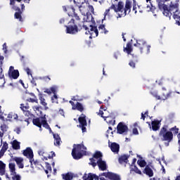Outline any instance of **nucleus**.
Wrapping results in <instances>:
<instances>
[{
    "mask_svg": "<svg viewBox=\"0 0 180 180\" xmlns=\"http://www.w3.org/2000/svg\"><path fill=\"white\" fill-rule=\"evenodd\" d=\"M159 8L160 11H162V13L167 18H169L171 19V12L173 13V18L176 20V25L180 26V11H179V4L178 1H172L169 8H168V6L164 4V1H160L158 4Z\"/></svg>",
    "mask_w": 180,
    "mask_h": 180,
    "instance_id": "obj_1",
    "label": "nucleus"
},
{
    "mask_svg": "<svg viewBox=\"0 0 180 180\" xmlns=\"http://www.w3.org/2000/svg\"><path fill=\"white\" fill-rule=\"evenodd\" d=\"M33 110H34L35 113H37V116L39 117L34 118L32 120V123L34 126L39 127L40 131H41V126L45 127V129H48L50 132H51V128L47 123V119L46 118V115L43 117V112H41V106H34Z\"/></svg>",
    "mask_w": 180,
    "mask_h": 180,
    "instance_id": "obj_2",
    "label": "nucleus"
},
{
    "mask_svg": "<svg viewBox=\"0 0 180 180\" xmlns=\"http://www.w3.org/2000/svg\"><path fill=\"white\" fill-rule=\"evenodd\" d=\"M178 128L172 127L170 129V131H168V127L167 126H164L160 129V137H161L162 141H167L165 143V146H166V147L169 146V143H171V141L174 139V134L172 131H174L176 134L178 133Z\"/></svg>",
    "mask_w": 180,
    "mask_h": 180,
    "instance_id": "obj_3",
    "label": "nucleus"
},
{
    "mask_svg": "<svg viewBox=\"0 0 180 180\" xmlns=\"http://www.w3.org/2000/svg\"><path fill=\"white\" fill-rule=\"evenodd\" d=\"M110 9H113L115 12H124L122 15L126 16L127 13H130L131 11V0H126L125 8L123 1H119L117 5L112 4Z\"/></svg>",
    "mask_w": 180,
    "mask_h": 180,
    "instance_id": "obj_4",
    "label": "nucleus"
},
{
    "mask_svg": "<svg viewBox=\"0 0 180 180\" xmlns=\"http://www.w3.org/2000/svg\"><path fill=\"white\" fill-rule=\"evenodd\" d=\"M74 3L79 7L82 15H83V22H90L92 15H88V3L85 0H74Z\"/></svg>",
    "mask_w": 180,
    "mask_h": 180,
    "instance_id": "obj_5",
    "label": "nucleus"
},
{
    "mask_svg": "<svg viewBox=\"0 0 180 180\" xmlns=\"http://www.w3.org/2000/svg\"><path fill=\"white\" fill-rule=\"evenodd\" d=\"M68 24L69 25L66 26V33L69 34L78 33V26H77V25H79V17L78 15L75 13Z\"/></svg>",
    "mask_w": 180,
    "mask_h": 180,
    "instance_id": "obj_6",
    "label": "nucleus"
},
{
    "mask_svg": "<svg viewBox=\"0 0 180 180\" xmlns=\"http://www.w3.org/2000/svg\"><path fill=\"white\" fill-rule=\"evenodd\" d=\"M98 115V116H101L105 122H106V123L109 124V126H115V124H116V120H115V117L110 115L109 111L103 108V107H101Z\"/></svg>",
    "mask_w": 180,
    "mask_h": 180,
    "instance_id": "obj_7",
    "label": "nucleus"
},
{
    "mask_svg": "<svg viewBox=\"0 0 180 180\" xmlns=\"http://www.w3.org/2000/svg\"><path fill=\"white\" fill-rule=\"evenodd\" d=\"M72 155L75 160H79L82 155H86V147L84 145H74Z\"/></svg>",
    "mask_w": 180,
    "mask_h": 180,
    "instance_id": "obj_8",
    "label": "nucleus"
},
{
    "mask_svg": "<svg viewBox=\"0 0 180 180\" xmlns=\"http://www.w3.org/2000/svg\"><path fill=\"white\" fill-rule=\"evenodd\" d=\"M134 46L138 47L141 53H145V54H148L150 53V49H151V46L147 44L146 41L143 39L137 40L136 44H134Z\"/></svg>",
    "mask_w": 180,
    "mask_h": 180,
    "instance_id": "obj_9",
    "label": "nucleus"
},
{
    "mask_svg": "<svg viewBox=\"0 0 180 180\" xmlns=\"http://www.w3.org/2000/svg\"><path fill=\"white\" fill-rule=\"evenodd\" d=\"M83 28L84 29L85 34H89V39H94L95 37H98V34L99 32H98V28L96 27H94L92 25H89L87 27L86 25H84Z\"/></svg>",
    "mask_w": 180,
    "mask_h": 180,
    "instance_id": "obj_10",
    "label": "nucleus"
},
{
    "mask_svg": "<svg viewBox=\"0 0 180 180\" xmlns=\"http://www.w3.org/2000/svg\"><path fill=\"white\" fill-rule=\"evenodd\" d=\"M94 158H96L97 160V165L101 171H105L107 166H106V162L102 160V153L98 151L96 152V153L94 155Z\"/></svg>",
    "mask_w": 180,
    "mask_h": 180,
    "instance_id": "obj_11",
    "label": "nucleus"
},
{
    "mask_svg": "<svg viewBox=\"0 0 180 180\" xmlns=\"http://www.w3.org/2000/svg\"><path fill=\"white\" fill-rule=\"evenodd\" d=\"M23 155H25V157H27V158H29L30 162L32 165H33V164H36V162H34V160H33L34 155L32 148H27L23 152Z\"/></svg>",
    "mask_w": 180,
    "mask_h": 180,
    "instance_id": "obj_12",
    "label": "nucleus"
},
{
    "mask_svg": "<svg viewBox=\"0 0 180 180\" xmlns=\"http://www.w3.org/2000/svg\"><path fill=\"white\" fill-rule=\"evenodd\" d=\"M86 117L85 115L82 114L79 117V122L80 124L79 125V127H81L82 132L85 133L86 131V119H85Z\"/></svg>",
    "mask_w": 180,
    "mask_h": 180,
    "instance_id": "obj_13",
    "label": "nucleus"
},
{
    "mask_svg": "<svg viewBox=\"0 0 180 180\" xmlns=\"http://www.w3.org/2000/svg\"><path fill=\"white\" fill-rule=\"evenodd\" d=\"M128 130L129 128L122 122L119 123L117 127V133L118 134H124V133H127Z\"/></svg>",
    "mask_w": 180,
    "mask_h": 180,
    "instance_id": "obj_14",
    "label": "nucleus"
},
{
    "mask_svg": "<svg viewBox=\"0 0 180 180\" xmlns=\"http://www.w3.org/2000/svg\"><path fill=\"white\" fill-rule=\"evenodd\" d=\"M8 75L13 79H18L19 78V70H14L13 66H11L8 70Z\"/></svg>",
    "mask_w": 180,
    "mask_h": 180,
    "instance_id": "obj_15",
    "label": "nucleus"
},
{
    "mask_svg": "<svg viewBox=\"0 0 180 180\" xmlns=\"http://www.w3.org/2000/svg\"><path fill=\"white\" fill-rule=\"evenodd\" d=\"M70 103L72 105V110H79V112L84 111V106L79 102L76 101L75 103H74L73 101H70Z\"/></svg>",
    "mask_w": 180,
    "mask_h": 180,
    "instance_id": "obj_16",
    "label": "nucleus"
},
{
    "mask_svg": "<svg viewBox=\"0 0 180 180\" xmlns=\"http://www.w3.org/2000/svg\"><path fill=\"white\" fill-rule=\"evenodd\" d=\"M83 179L84 180H94V179L99 180V177L96 174H92L91 173H89L88 175L85 174L83 176Z\"/></svg>",
    "mask_w": 180,
    "mask_h": 180,
    "instance_id": "obj_17",
    "label": "nucleus"
},
{
    "mask_svg": "<svg viewBox=\"0 0 180 180\" xmlns=\"http://www.w3.org/2000/svg\"><path fill=\"white\" fill-rule=\"evenodd\" d=\"M109 147L110 148L112 153H119V149L120 148L119 144L116 143H112L110 144V143H109Z\"/></svg>",
    "mask_w": 180,
    "mask_h": 180,
    "instance_id": "obj_18",
    "label": "nucleus"
},
{
    "mask_svg": "<svg viewBox=\"0 0 180 180\" xmlns=\"http://www.w3.org/2000/svg\"><path fill=\"white\" fill-rule=\"evenodd\" d=\"M153 95L158 100L162 99V101H165V99H168V97L170 96L171 92H169L167 94H163V96H162L161 97L160 96L157 95V93H155V92L153 93Z\"/></svg>",
    "mask_w": 180,
    "mask_h": 180,
    "instance_id": "obj_19",
    "label": "nucleus"
},
{
    "mask_svg": "<svg viewBox=\"0 0 180 180\" xmlns=\"http://www.w3.org/2000/svg\"><path fill=\"white\" fill-rule=\"evenodd\" d=\"M58 89V87H57V86H53L50 89H46L44 90V93L48 94L49 95H50L51 94H56Z\"/></svg>",
    "mask_w": 180,
    "mask_h": 180,
    "instance_id": "obj_20",
    "label": "nucleus"
},
{
    "mask_svg": "<svg viewBox=\"0 0 180 180\" xmlns=\"http://www.w3.org/2000/svg\"><path fill=\"white\" fill-rule=\"evenodd\" d=\"M13 161H15L17 165H18L19 168H23V158H13Z\"/></svg>",
    "mask_w": 180,
    "mask_h": 180,
    "instance_id": "obj_21",
    "label": "nucleus"
},
{
    "mask_svg": "<svg viewBox=\"0 0 180 180\" xmlns=\"http://www.w3.org/2000/svg\"><path fill=\"white\" fill-rule=\"evenodd\" d=\"M151 126L152 130H153V131H157V130L160 129V122L157 120L153 121L151 123Z\"/></svg>",
    "mask_w": 180,
    "mask_h": 180,
    "instance_id": "obj_22",
    "label": "nucleus"
},
{
    "mask_svg": "<svg viewBox=\"0 0 180 180\" xmlns=\"http://www.w3.org/2000/svg\"><path fill=\"white\" fill-rule=\"evenodd\" d=\"M147 6L146 8V10L147 12H153L155 8L153 6V4H151V0H146Z\"/></svg>",
    "mask_w": 180,
    "mask_h": 180,
    "instance_id": "obj_23",
    "label": "nucleus"
},
{
    "mask_svg": "<svg viewBox=\"0 0 180 180\" xmlns=\"http://www.w3.org/2000/svg\"><path fill=\"white\" fill-rule=\"evenodd\" d=\"M143 174L148 175V176H153L154 175V172H153V169L150 168V167L147 166L145 169L143 170Z\"/></svg>",
    "mask_w": 180,
    "mask_h": 180,
    "instance_id": "obj_24",
    "label": "nucleus"
},
{
    "mask_svg": "<svg viewBox=\"0 0 180 180\" xmlns=\"http://www.w3.org/2000/svg\"><path fill=\"white\" fill-rule=\"evenodd\" d=\"M133 1V12H134V13H137V11H139V12L141 13V10H140V6L139 5H137V2L136 1V0H132Z\"/></svg>",
    "mask_w": 180,
    "mask_h": 180,
    "instance_id": "obj_25",
    "label": "nucleus"
},
{
    "mask_svg": "<svg viewBox=\"0 0 180 180\" xmlns=\"http://www.w3.org/2000/svg\"><path fill=\"white\" fill-rule=\"evenodd\" d=\"M18 120V114H15L13 112L9 113L7 116V120L12 122V120Z\"/></svg>",
    "mask_w": 180,
    "mask_h": 180,
    "instance_id": "obj_26",
    "label": "nucleus"
},
{
    "mask_svg": "<svg viewBox=\"0 0 180 180\" xmlns=\"http://www.w3.org/2000/svg\"><path fill=\"white\" fill-rule=\"evenodd\" d=\"M53 138L55 140V142H54L55 146H60V143L61 141V139L60 138V136L57 134H53Z\"/></svg>",
    "mask_w": 180,
    "mask_h": 180,
    "instance_id": "obj_27",
    "label": "nucleus"
},
{
    "mask_svg": "<svg viewBox=\"0 0 180 180\" xmlns=\"http://www.w3.org/2000/svg\"><path fill=\"white\" fill-rule=\"evenodd\" d=\"M124 53H127V54H130L131 51H133V48H131V44H127L126 47L124 48Z\"/></svg>",
    "mask_w": 180,
    "mask_h": 180,
    "instance_id": "obj_28",
    "label": "nucleus"
},
{
    "mask_svg": "<svg viewBox=\"0 0 180 180\" xmlns=\"http://www.w3.org/2000/svg\"><path fill=\"white\" fill-rule=\"evenodd\" d=\"M6 167V165H5V163H4V162L0 160V175L5 174Z\"/></svg>",
    "mask_w": 180,
    "mask_h": 180,
    "instance_id": "obj_29",
    "label": "nucleus"
},
{
    "mask_svg": "<svg viewBox=\"0 0 180 180\" xmlns=\"http://www.w3.org/2000/svg\"><path fill=\"white\" fill-rule=\"evenodd\" d=\"M139 124L137 122L134 123L133 125H132V133L133 134H135V135H137L139 134Z\"/></svg>",
    "mask_w": 180,
    "mask_h": 180,
    "instance_id": "obj_30",
    "label": "nucleus"
},
{
    "mask_svg": "<svg viewBox=\"0 0 180 180\" xmlns=\"http://www.w3.org/2000/svg\"><path fill=\"white\" fill-rule=\"evenodd\" d=\"M8 167H9L11 175H12V174H15L16 172V168H15V163H9Z\"/></svg>",
    "mask_w": 180,
    "mask_h": 180,
    "instance_id": "obj_31",
    "label": "nucleus"
},
{
    "mask_svg": "<svg viewBox=\"0 0 180 180\" xmlns=\"http://www.w3.org/2000/svg\"><path fill=\"white\" fill-rule=\"evenodd\" d=\"M128 158L129 157L127 155H124L119 158V162L120 164H123V162H125L126 164H127Z\"/></svg>",
    "mask_w": 180,
    "mask_h": 180,
    "instance_id": "obj_32",
    "label": "nucleus"
},
{
    "mask_svg": "<svg viewBox=\"0 0 180 180\" xmlns=\"http://www.w3.org/2000/svg\"><path fill=\"white\" fill-rule=\"evenodd\" d=\"M12 146L14 150H20V143L18 141H13L12 142Z\"/></svg>",
    "mask_w": 180,
    "mask_h": 180,
    "instance_id": "obj_33",
    "label": "nucleus"
},
{
    "mask_svg": "<svg viewBox=\"0 0 180 180\" xmlns=\"http://www.w3.org/2000/svg\"><path fill=\"white\" fill-rule=\"evenodd\" d=\"M63 178L65 180H72L73 178L72 173H68L63 175Z\"/></svg>",
    "mask_w": 180,
    "mask_h": 180,
    "instance_id": "obj_34",
    "label": "nucleus"
},
{
    "mask_svg": "<svg viewBox=\"0 0 180 180\" xmlns=\"http://www.w3.org/2000/svg\"><path fill=\"white\" fill-rule=\"evenodd\" d=\"M98 30H99L100 33H105V34H106V33H108V30H106V29L105 28L104 25H100L98 27Z\"/></svg>",
    "mask_w": 180,
    "mask_h": 180,
    "instance_id": "obj_35",
    "label": "nucleus"
},
{
    "mask_svg": "<svg viewBox=\"0 0 180 180\" xmlns=\"http://www.w3.org/2000/svg\"><path fill=\"white\" fill-rule=\"evenodd\" d=\"M11 175H12L13 180H21L22 179V177L19 174H16V172L14 174H12Z\"/></svg>",
    "mask_w": 180,
    "mask_h": 180,
    "instance_id": "obj_36",
    "label": "nucleus"
},
{
    "mask_svg": "<svg viewBox=\"0 0 180 180\" xmlns=\"http://www.w3.org/2000/svg\"><path fill=\"white\" fill-rule=\"evenodd\" d=\"M38 154L39 155H42L43 157H42V160H45V161H47V157H46V153H44V150H39L38 151Z\"/></svg>",
    "mask_w": 180,
    "mask_h": 180,
    "instance_id": "obj_37",
    "label": "nucleus"
},
{
    "mask_svg": "<svg viewBox=\"0 0 180 180\" xmlns=\"http://www.w3.org/2000/svg\"><path fill=\"white\" fill-rule=\"evenodd\" d=\"M10 5L12 6V8L14 9V11H20L19 8L15 6V0H10Z\"/></svg>",
    "mask_w": 180,
    "mask_h": 180,
    "instance_id": "obj_38",
    "label": "nucleus"
},
{
    "mask_svg": "<svg viewBox=\"0 0 180 180\" xmlns=\"http://www.w3.org/2000/svg\"><path fill=\"white\" fill-rule=\"evenodd\" d=\"M39 100H40L41 104L43 106H47V103H46V99H44V98H43L41 95L39 96Z\"/></svg>",
    "mask_w": 180,
    "mask_h": 180,
    "instance_id": "obj_39",
    "label": "nucleus"
},
{
    "mask_svg": "<svg viewBox=\"0 0 180 180\" xmlns=\"http://www.w3.org/2000/svg\"><path fill=\"white\" fill-rule=\"evenodd\" d=\"M20 109L22 110L23 112H26V110H28L29 105L25 104H20Z\"/></svg>",
    "mask_w": 180,
    "mask_h": 180,
    "instance_id": "obj_40",
    "label": "nucleus"
},
{
    "mask_svg": "<svg viewBox=\"0 0 180 180\" xmlns=\"http://www.w3.org/2000/svg\"><path fill=\"white\" fill-rule=\"evenodd\" d=\"M46 169L45 170L46 174H49V172H51V166L50 165V164L46 163Z\"/></svg>",
    "mask_w": 180,
    "mask_h": 180,
    "instance_id": "obj_41",
    "label": "nucleus"
},
{
    "mask_svg": "<svg viewBox=\"0 0 180 180\" xmlns=\"http://www.w3.org/2000/svg\"><path fill=\"white\" fill-rule=\"evenodd\" d=\"M15 19H18L20 22H22V15H20V13L16 12L15 13Z\"/></svg>",
    "mask_w": 180,
    "mask_h": 180,
    "instance_id": "obj_42",
    "label": "nucleus"
},
{
    "mask_svg": "<svg viewBox=\"0 0 180 180\" xmlns=\"http://www.w3.org/2000/svg\"><path fill=\"white\" fill-rule=\"evenodd\" d=\"M87 11H88V13H89V12L94 13V6L89 5V4L87 3Z\"/></svg>",
    "mask_w": 180,
    "mask_h": 180,
    "instance_id": "obj_43",
    "label": "nucleus"
},
{
    "mask_svg": "<svg viewBox=\"0 0 180 180\" xmlns=\"http://www.w3.org/2000/svg\"><path fill=\"white\" fill-rule=\"evenodd\" d=\"M137 162L139 165H140L142 168L144 167V166L146 165V161L144 160H138Z\"/></svg>",
    "mask_w": 180,
    "mask_h": 180,
    "instance_id": "obj_44",
    "label": "nucleus"
},
{
    "mask_svg": "<svg viewBox=\"0 0 180 180\" xmlns=\"http://www.w3.org/2000/svg\"><path fill=\"white\" fill-rule=\"evenodd\" d=\"M90 161V165H92V167H96V160H95V159L91 158Z\"/></svg>",
    "mask_w": 180,
    "mask_h": 180,
    "instance_id": "obj_45",
    "label": "nucleus"
},
{
    "mask_svg": "<svg viewBox=\"0 0 180 180\" xmlns=\"http://www.w3.org/2000/svg\"><path fill=\"white\" fill-rule=\"evenodd\" d=\"M3 51L4 52L5 54L8 53V46H6V43H4L3 44Z\"/></svg>",
    "mask_w": 180,
    "mask_h": 180,
    "instance_id": "obj_46",
    "label": "nucleus"
},
{
    "mask_svg": "<svg viewBox=\"0 0 180 180\" xmlns=\"http://www.w3.org/2000/svg\"><path fill=\"white\" fill-rule=\"evenodd\" d=\"M113 134V131H112V127H109L108 130L107 131V136H112Z\"/></svg>",
    "mask_w": 180,
    "mask_h": 180,
    "instance_id": "obj_47",
    "label": "nucleus"
},
{
    "mask_svg": "<svg viewBox=\"0 0 180 180\" xmlns=\"http://www.w3.org/2000/svg\"><path fill=\"white\" fill-rule=\"evenodd\" d=\"M1 150H4V151H6V150H8V143L6 142L3 143Z\"/></svg>",
    "mask_w": 180,
    "mask_h": 180,
    "instance_id": "obj_48",
    "label": "nucleus"
},
{
    "mask_svg": "<svg viewBox=\"0 0 180 180\" xmlns=\"http://www.w3.org/2000/svg\"><path fill=\"white\" fill-rule=\"evenodd\" d=\"M5 127H6V125L1 126V129L2 131H0V137H4V129H5Z\"/></svg>",
    "mask_w": 180,
    "mask_h": 180,
    "instance_id": "obj_49",
    "label": "nucleus"
},
{
    "mask_svg": "<svg viewBox=\"0 0 180 180\" xmlns=\"http://www.w3.org/2000/svg\"><path fill=\"white\" fill-rule=\"evenodd\" d=\"M72 101H75L77 102L78 101H82V98H79L78 96H75L72 98Z\"/></svg>",
    "mask_w": 180,
    "mask_h": 180,
    "instance_id": "obj_50",
    "label": "nucleus"
},
{
    "mask_svg": "<svg viewBox=\"0 0 180 180\" xmlns=\"http://www.w3.org/2000/svg\"><path fill=\"white\" fill-rule=\"evenodd\" d=\"M134 171L136 173L139 174V175H141V171L139 169L136 167H134Z\"/></svg>",
    "mask_w": 180,
    "mask_h": 180,
    "instance_id": "obj_51",
    "label": "nucleus"
},
{
    "mask_svg": "<svg viewBox=\"0 0 180 180\" xmlns=\"http://www.w3.org/2000/svg\"><path fill=\"white\" fill-rule=\"evenodd\" d=\"M109 12H110V8H108L105 10V13H104V19L103 20H105V18H106V15L109 14Z\"/></svg>",
    "mask_w": 180,
    "mask_h": 180,
    "instance_id": "obj_52",
    "label": "nucleus"
},
{
    "mask_svg": "<svg viewBox=\"0 0 180 180\" xmlns=\"http://www.w3.org/2000/svg\"><path fill=\"white\" fill-rule=\"evenodd\" d=\"M57 98H58L57 94H56V93L53 94V96L51 98L52 102H56V101H57Z\"/></svg>",
    "mask_w": 180,
    "mask_h": 180,
    "instance_id": "obj_53",
    "label": "nucleus"
},
{
    "mask_svg": "<svg viewBox=\"0 0 180 180\" xmlns=\"http://www.w3.org/2000/svg\"><path fill=\"white\" fill-rule=\"evenodd\" d=\"M57 98H58L57 94H56V93L53 94V96L51 98L52 102H56V101H57Z\"/></svg>",
    "mask_w": 180,
    "mask_h": 180,
    "instance_id": "obj_54",
    "label": "nucleus"
},
{
    "mask_svg": "<svg viewBox=\"0 0 180 180\" xmlns=\"http://www.w3.org/2000/svg\"><path fill=\"white\" fill-rule=\"evenodd\" d=\"M148 115V112H146L145 113H141V119H143V120H144V119H146V116H147Z\"/></svg>",
    "mask_w": 180,
    "mask_h": 180,
    "instance_id": "obj_55",
    "label": "nucleus"
},
{
    "mask_svg": "<svg viewBox=\"0 0 180 180\" xmlns=\"http://www.w3.org/2000/svg\"><path fill=\"white\" fill-rule=\"evenodd\" d=\"M120 56V52L117 51L114 53V57L115 58H116V60H117L118 57Z\"/></svg>",
    "mask_w": 180,
    "mask_h": 180,
    "instance_id": "obj_56",
    "label": "nucleus"
},
{
    "mask_svg": "<svg viewBox=\"0 0 180 180\" xmlns=\"http://www.w3.org/2000/svg\"><path fill=\"white\" fill-rule=\"evenodd\" d=\"M0 70H1V72H0V79H4V77H5V76L2 74L4 70L2 69V68H1Z\"/></svg>",
    "mask_w": 180,
    "mask_h": 180,
    "instance_id": "obj_57",
    "label": "nucleus"
},
{
    "mask_svg": "<svg viewBox=\"0 0 180 180\" xmlns=\"http://www.w3.org/2000/svg\"><path fill=\"white\" fill-rule=\"evenodd\" d=\"M6 150H4V149H1V150H0V158H2V157H4V154H5V152H6Z\"/></svg>",
    "mask_w": 180,
    "mask_h": 180,
    "instance_id": "obj_58",
    "label": "nucleus"
},
{
    "mask_svg": "<svg viewBox=\"0 0 180 180\" xmlns=\"http://www.w3.org/2000/svg\"><path fill=\"white\" fill-rule=\"evenodd\" d=\"M129 64L132 68H134L136 67V63H134L133 61H130Z\"/></svg>",
    "mask_w": 180,
    "mask_h": 180,
    "instance_id": "obj_59",
    "label": "nucleus"
},
{
    "mask_svg": "<svg viewBox=\"0 0 180 180\" xmlns=\"http://www.w3.org/2000/svg\"><path fill=\"white\" fill-rule=\"evenodd\" d=\"M56 157V153L54 152H51V155H49V158H53Z\"/></svg>",
    "mask_w": 180,
    "mask_h": 180,
    "instance_id": "obj_60",
    "label": "nucleus"
},
{
    "mask_svg": "<svg viewBox=\"0 0 180 180\" xmlns=\"http://www.w3.org/2000/svg\"><path fill=\"white\" fill-rule=\"evenodd\" d=\"M28 102H32V103L34 102L37 103V100L34 98H30L28 99Z\"/></svg>",
    "mask_w": 180,
    "mask_h": 180,
    "instance_id": "obj_61",
    "label": "nucleus"
},
{
    "mask_svg": "<svg viewBox=\"0 0 180 180\" xmlns=\"http://www.w3.org/2000/svg\"><path fill=\"white\" fill-rule=\"evenodd\" d=\"M25 71H26L27 75H31L32 76V72H30V69L26 68Z\"/></svg>",
    "mask_w": 180,
    "mask_h": 180,
    "instance_id": "obj_62",
    "label": "nucleus"
},
{
    "mask_svg": "<svg viewBox=\"0 0 180 180\" xmlns=\"http://www.w3.org/2000/svg\"><path fill=\"white\" fill-rule=\"evenodd\" d=\"M14 131H15L17 134H20V128H16L15 129H14Z\"/></svg>",
    "mask_w": 180,
    "mask_h": 180,
    "instance_id": "obj_63",
    "label": "nucleus"
},
{
    "mask_svg": "<svg viewBox=\"0 0 180 180\" xmlns=\"http://www.w3.org/2000/svg\"><path fill=\"white\" fill-rule=\"evenodd\" d=\"M177 138H178V142L179 143H180V134H179L178 135H177Z\"/></svg>",
    "mask_w": 180,
    "mask_h": 180,
    "instance_id": "obj_64",
    "label": "nucleus"
}]
</instances>
